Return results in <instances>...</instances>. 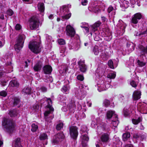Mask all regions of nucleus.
<instances>
[{
    "instance_id": "nucleus-1",
    "label": "nucleus",
    "mask_w": 147,
    "mask_h": 147,
    "mask_svg": "<svg viewBox=\"0 0 147 147\" xmlns=\"http://www.w3.org/2000/svg\"><path fill=\"white\" fill-rule=\"evenodd\" d=\"M3 125L9 133H11L15 129L16 124L12 120L5 118L3 122Z\"/></svg>"
},
{
    "instance_id": "nucleus-2",
    "label": "nucleus",
    "mask_w": 147,
    "mask_h": 147,
    "mask_svg": "<svg viewBox=\"0 0 147 147\" xmlns=\"http://www.w3.org/2000/svg\"><path fill=\"white\" fill-rule=\"evenodd\" d=\"M47 102L48 104L47 107L49 109L50 111H45L44 113V115L46 121L48 122H51V120L53 118L54 116L50 115V112L53 111L54 109L51 106L52 103L51 99L50 98L48 99Z\"/></svg>"
},
{
    "instance_id": "nucleus-3",
    "label": "nucleus",
    "mask_w": 147,
    "mask_h": 147,
    "mask_svg": "<svg viewBox=\"0 0 147 147\" xmlns=\"http://www.w3.org/2000/svg\"><path fill=\"white\" fill-rule=\"evenodd\" d=\"M38 14L32 16L30 20L29 26L31 30H35L38 28L39 21Z\"/></svg>"
},
{
    "instance_id": "nucleus-4",
    "label": "nucleus",
    "mask_w": 147,
    "mask_h": 147,
    "mask_svg": "<svg viewBox=\"0 0 147 147\" xmlns=\"http://www.w3.org/2000/svg\"><path fill=\"white\" fill-rule=\"evenodd\" d=\"M40 43L36 41L31 42L29 45V48L35 53H39L40 51Z\"/></svg>"
},
{
    "instance_id": "nucleus-5",
    "label": "nucleus",
    "mask_w": 147,
    "mask_h": 147,
    "mask_svg": "<svg viewBox=\"0 0 147 147\" xmlns=\"http://www.w3.org/2000/svg\"><path fill=\"white\" fill-rule=\"evenodd\" d=\"M25 36L23 34L20 35L18 36L15 45V49L20 50L23 47Z\"/></svg>"
},
{
    "instance_id": "nucleus-6",
    "label": "nucleus",
    "mask_w": 147,
    "mask_h": 147,
    "mask_svg": "<svg viewBox=\"0 0 147 147\" xmlns=\"http://www.w3.org/2000/svg\"><path fill=\"white\" fill-rule=\"evenodd\" d=\"M73 92L75 96L78 98H84L85 95L84 86L80 85L79 88H75L73 90Z\"/></svg>"
},
{
    "instance_id": "nucleus-7",
    "label": "nucleus",
    "mask_w": 147,
    "mask_h": 147,
    "mask_svg": "<svg viewBox=\"0 0 147 147\" xmlns=\"http://www.w3.org/2000/svg\"><path fill=\"white\" fill-rule=\"evenodd\" d=\"M67 7L65 5L63 6L60 9V12L61 14H65L63 16L61 17V20L63 21H64L65 20L69 19L71 16V13H69L67 14Z\"/></svg>"
},
{
    "instance_id": "nucleus-8",
    "label": "nucleus",
    "mask_w": 147,
    "mask_h": 147,
    "mask_svg": "<svg viewBox=\"0 0 147 147\" xmlns=\"http://www.w3.org/2000/svg\"><path fill=\"white\" fill-rule=\"evenodd\" d=\"M104 81L102 80L101 81V82L98 84V90L100 92L102 91L106 90L108 88L110 87V85L106 82L104 83Z\"/></svg>"
},
{
    "instance_id": "nucleus-9",
    "label": "nucleus",
    "mask_w": 147,
    "mask_h": 147,
    "mask_svg": "<svg viewBox=\"0 0 147 147\" xmlns=\"http://www.w3.org/2000/svg\"><path fill=\"white\" fill-rule=\"evenodd\" d=\"M66 34L67 35L71 37H73L76 34L74 28L70 25H68L66 27Z\"/></svg>"
},
{
    "instance_id": "nucleus-10",
    "label": "nucleus",
    "mask_w": 147,
    "mask_h": 147,
    "mask_svg": "<svg viewBox=\"0 0 147 147\" xmlns=\"http://www.w3.org/2000/svg\"><path fill=\"white\" fill-rule=\"evenodd\" d=\"M69 133L71 137L73 139H76L78 135V128L76 126H72L70 127Z\"/></svg>"
},
{
    "instance_id": "nucleus-11",
    "label": "nucleus",
    "mask_w": 147,
    "mask_h": 147,
    "mask_svg": "<svg viewBox=\"0 0 147 147\" xmlns=\"http://www.w3.org/2000/svg\"><path fill=\"white\" fill-rule=\"evenodd\" d=\"M64 137L65 136L63 132L59 133L54 136L53 142L54 143H57L63 139Z\"/></svg>"
},
{
    "instance_id": "nucleus-12",
    "label": "nucleus",
    "mask_w": 147,
    "mask_h": 147,
    "mask_svg": "<svg viewBox=\"0 0 147 147\" xmlns=\"http://www.w3.org/2000/svg\"><path fill=\"white\" fill-rule=\"evenodd\" d=\"M142 16L140 13H137L134 14L132 17L131 22L134 24L138 23V21L142 18Z\"/></svg>"
},
{
    "instance_id": "nucleus-13",
    "label": "nucleus",
    "mask_w": 147,
    "mask_h": 147,
    "mask_svg": "<svg viewBox=\"0 0 147 147\" xmlns=\"http://www.w3.org/2000/svg\"><path fill=\"white\" fill-rule=\"evenodd\" d=\"M87 133L86 131V134H83L81 137V144L83 147H86L87 143L89 140V138L87 135Z\"/></svg>"
},
{
    "instance_id": "nucleus-14",
    "label": "nucleus",
    "mask_w": 147,
    "mask_h": 147,
    "mask_svg": "<svg viewBox=\"0 0 147 147\" xmlns=\"http://www.w3.org/2000/svg\"><path fill=\"white\" fill-rule=\"evenodd\" d=\"M43 61V59H41L35 64L33 67L35 71H38L40 70L42 66V62Z\"/></svg>"
},
{
    "instance_id": "nucleus-15",
    "label": "nucleus",
    "mask_w": 147,
    "mask_h": 147,
    "mask_svg": "<svg viewBox=\"0 0 147 147\" xmlns=\"http://www.w3.org/2000/svg\"><path fill=\"white\" fill-rule=\"evenodd\" d=\"M115 111H109L106 113V118L108 119H111V120L117 117V115L115 113Z\"/></svg>"
},
{
    "instance_id": "nucleus-16",
    "label": "nucleus",
    "mask_w": 147,
    "mask_h": 147,
    "mask_svg": "<svg viewBox=\"0 0 147 147\" xmlns=\"http://www.w3.org/2000/svg\"><path fill=\"white\" fill-rule=\"evenodd\" d=\"M79 67L80 71L82 72H85L87 69V67L85 64L84 60H80L78 62Z\"/></svg>"
},
{
    "instance_id": "nucleus-17",
    "label": "nucleus",
    "mask_w": 147,
    "mask_h": 147,
    "mask_svg": "<svg viewBox=\"0 0 147 147\" xmlns=\"http://www.w3.org/2000/svg\"><path fill=\"white\" fill-rule=\"evenodd\" d=\"M69 47L70 49L77 50L80 47V43L77 42H71L69 44Z\"/></svg>"
},
{
    "instance_id": "nucleus-18",
    "label": "nucleus",
    "mask_w": 147,
    "mask_h": 147,
    "mask_svg": "<svg viewBox=\"0 0 147 147\" xmlns=\"http://www.w3.org/2000/svg\"><path fill=\"white\" fill-rule=\"evenodd\" d=\"M137 107L141 112L144 113H147V104L144 103H140L137 105Z\"/></svg>"
},
{
    "instance_id": "nucleus-19",
    "label": "nucleus",
    "mask_w": 147,
    "mask_h": 147,
    "mask_svg": "<svg viewBox=\"0 0 147 147\" xmlns=\"http://www.w3.org/2000/svg\"><path fill=\"white\" fill-rule=\"evenodd\" d=\"M109 135L107 134H104L102 135L100 137V140L101 141H100L97 144H99L100 141L101 143V142L103 143H106L108 142L109 141Z\"/></svg>"
},
{
    "instance_id": "nucleus-20",
    "label": "nucleus",
    "mask_w": 147,
    "mask_h": 147,
    "mask_svg": "<svg viewBox=\"0 0 147 147\" xmlns=\"http://www.w3.org/2000/svg\"><path fill=\"white\" fill-rule=\"evenodd\" d=\"M43 70L45 74H49L51 73L52 69L50 66L46 65L43 67Z\"/></svg>"
},
{
    "instance_id": "nucleus-21",
    "label": "nucleus",
    "mask_w": 147,
    "mask_h": 147,
    "mask_svg": "<svg viewBox=\"0 0 147 147\" xmlns=\"http://www.w3.org/2000/svg\"><path fill=\"white\" fill-rule=\"evenodd\" d=\"M141 93L140 91L136 90L133 93L132 97L134 100H137L140 98Z\"/></svg>"
},
{
    "instance_id": "nucleus-22",
    "label": "nucleus",
    "mask_w": 147,
    "mask_h": 147,
    "mask_svg": "<svg viewBox=\"0 0 147 147\" xmlns=\"http://www.w3.org/2000/svg\"><path fill=\"white\" fill-rule=\"evenodd\" d=\"M59 73L62 75H64L67 69V67L66 65H62L59 67Z\"/></svg>"
},
{
    "instance_id": "nucleus-23",
    "label": "nucleus",
    "mask_w": 147,
    "mask_h": 147,
    "mask_svg": "<svg viewBox=\"0 0 147 147\" xmlns=\"http://www.w3.org/2000/svg\"><path fill=\"white\" fill-rule=\"evenodd\" d=\"M38 8L39 11L42 13L41 14L42 16L44 15L43 12L45 10V7L44 4L43 3H38Z\"/></svg>"
},
{
    "instance_id": "nucleus-24",
    "label": "nucleus",
    "mask_w": 147,
    "mask_h": 147,
    "mask_svg": "<svg viewBox=\"0 0 147 147\" xmlns=\"http://www.w3.org/2000/svg\"><path fill=\"white\" fill-rule=\"evenodd\" d=\"M31 88L30 87H25L22 90V92L24 94H29L31 93Z\"/></svg>"
},
{
    "instance_id": "nucleus-25",
    "label": "nucleus",
    "mask_w": 147,
    "mask_h": 147,
    "mask_svg": "<svg viewBox=\"0 0 147 147\" xmlns=\"http://www.w3.org/2000/svg\"><path fill=\"white\" fill-rule=\"evenodd\" d=\"M117 26L123 31H124L126 25L121 20H119V23L117 25Z\"/></svg>"
},
{
    "instance_id": "nucleus-26",
    "label": "nucleus",
    "mask_w": 147,
    "mask_h": 147,
    "mask_svg": "<svg viewBox=\"0 0 147 147\" xmlns=\"http://www.w3.org/2000/svg\"><path fill=\"white\" fill-rule=\"evenodd\" d=\"M9 85L11 86L18 88L19 86V83L16 80H13L9 83Z\"/></svg>"
},
{
    "instance_id": "nucleus-27",
    "label": "nucleus",
    "mask_w": 147,
    "mask_h": 147,
    "mask_svg": "<svg viewBox=\"0 0 147 147\" xmlns=\"http://www.w3.org/2000/svg\"><path fill=\"white\" fill-rule=\"evenodd\" d=\"M130 136V134L129 133H126L124 134L123 135V140L124 142L129 140Z\"/></svg>"
},
{
    "instance_id": "nucleus-28",
    "label": "nucleus",
    "mask_w": 147,
    "mask_h": 147,
    "mask_svg": "<svg viewBox=\"0 0 147 147\" xmlns=\"http://www.w3.org/2000/svg\"><path fill=\"white\" fill-rule=\"evenodd\" d=\"M100 22H98L95 23L91 26V29L92 31L95 32L97 30V27H98L100 25Z\"/></svg>"
},
{
    "instance_id": "nucleus-29",
    "label": "nucleus",
    "mask_w": 147,
    "mask_h": 147,
    "mask_svg": "<svg viewBox=\"0 0 147 147\" xmlns=\"http://www.w3.org/2000/svg\"><path fill=\"white\" fill-rule=\"evenodd\" d=\"M138 48L144 54H147V46L144 47L142 45H139L138 46Z\"/></svg>"
},
{
    "instance_id": "nucleus-30",
    "label": "nucleus",
    "mask_w": 147,
    "mask_h": 147,
    "mask_svg": "<svg viewBox=\"0 0 147 147\" xmlns=\"http://www.w3.org/2000/svg\"><path fill=\"white\" fill-rule=\"evenodd\" d=\"M15 147H22L20 141V139L18 138L15 140Z\"/></svg>"
},
{
    "instance_id": "nucleus-31",
    "label": "nucleus",
    "mask_w": 147,
    "mask_h": 147,
    "mask_svg": "<svg viewBox=\"0 0 147 147\" xmlns=\"http://www.w3.org/2000/svg\"><path fill=\"white\" fill-rule=\"evenodd\" d=\"M111 121H112L111 123L113 125L114 127H116L119 123V121L118 120L117 117L112 119Z\"/></svg>"
},
{
    "instance_id": "nucleus-32",
    "label": "nucleus",
    "mask_w": 147,
    "mask_h": 147,
    "mask_svg": "<svg viewBox=\"0 0 147 147\" xmlns=\"http://www.w3.org/2000/svg\"><path fill=\"white\" fill-rule=\"evenodd\" d=\"M69 87L68 85L64 86L61 89V91L64 93L67 94L68 93Z\"/></svg>"
},
{
    "instance_id": "nucleus-33",
    "label": "nucleus",
    "mask_w": 147,
    "mask_h": 147,
    "mask_svg": "<svg viewBox=\"0 0 147 147\" xmlns=\"http://www.w3.org/2000/svg\"><path fill=\"white\" fill-rule=\"evenodd\" d=\"M20 100L17 97H15L13 99V105L14 106L18 105V107L20 106Z\"/></svg>"
},
{
    "instance_id": "nucleus-34",
    "label": "nucleus",
    "mask_w": 147,
    "mask_h": 147,
    "mask_svg": "<svg viewBox=\"0 0 147 147\" xmlns=\"http://www.w3.org/2000/svg\"><path fill=\"white\" fill-rule=\"evenodd\" d=\"M142 120V118L141 117H139L138 119H132V123L135 125L138 124Z\"/></svg>"
},
{
    "instance_id": "nucleus-35",
    "label": "nucleus",
    "mask_w": 147,
    "mask_h": 147,
    "mask_svg": "<svg viewBox=\"0 0 147 147\" xmlns=\"http://www.w3.org/2000/svg\"><path fill=\"white\" fill-rule=\"evenodd\" d=\"M9 114L11 117H15L17 115V112L16 110H12L9 111Z\"/></svg>"
},
{
    "instance_id": "nucleus-36",
    "label": "nucleus",
    "mask_w": 147,
    "mask_h": 147,
    "mask_svg": "<svg viewBox=\"0 0 147 147\" xmlns=\"http://www.w3.org/2000/svg\"><path fill=\"white\" fill-rule=\"evenodd\" d=\"M100 51L98 46H96L94 47L93 49V52L95 55H98L100 53Z\"/></svg>"
},
{
    "instance_id": "nucleus-37",
    "label": "nucleus",
    "mask_w": 147,
    "mask_h": 147,
    "mask_svg": "<svg viewBox=\"0 0 147 147\" xmlns=\"http://www.w3.org/2000/svg\"><path fill=\"white\" fill-rule=\"evenodd\" d=\"M47 137V135L45 133H43L41 134L39 136L40 139V140H41L46 139Z\"/></svg>"
},
{
    "instance_id": "nucleus-38",
    "label": "nucleus",
    "mask_w": 147,
    "mask_h": 147,
    "mask_svg": "<svg viewBox=\"0 0 147 147\" xmlns=\"http://www.w3.org/2000/svg\"><path fill=\"white\" fill-rule=\"evenodd\" d=\"M32 129L31 130L33 132H34L36 131L38 129V126L37 125L34 123L32 124L31 125Z\"/></svg>"
},
{
    "instance_id": "nucleus-39",
    "label": "nucleus",
    "mask_w": 147,
    "mask_h": 147,
    "mask_svg": "<svg viewBox=\"0 0 147 147\" xmlns=\"http://www.w3.org/2000/svg\"><path fill=\"white\" fill-rule=\"evenodd\" d=\"M116 76V74L114 73H110L107 76V77L110 79L114 78Z\"/></svg>"
},
{
    "instance_id": "nucleus-40",
    "label": "nucleus",
    "mask_w": 147,
    "mask_h": 147,
    "mask_svg": "<svg viewBox=\"0 0 147 147\" xmlns=\"http://www.w3.org/2000/svg\"><path fill=\"white\" fill-rule=\"evenodd\" d=\"M113 62L112 60L110 59L108 62V64L109 66L111 69H114V67L113 64Z\"/></svg>"
},
{
    "instance_id": "nucleus-41",
    "label": "nucleus",
    "mask_w": 147,
    "mask_h": 147,
    "mask_svg": "<svg viewBox=\"0 0 147 147\" xmlns=\"http://www.w3.org/2000/svg\"><path fill=\"white\" fill-rule=\"evenodd\" d=\"M129 47L128 46L127 50L129 52H131L134 49V47L133 45H129ZM128 46V45H127Z\"/></svg>"
},
{
    "instance_id": "nucleus-42",
    "label": "nucleus",
    "mask_w": 147,
    "mask_h": 147,
    "mask_svg": "<svg viewBox=\"0 0 147 147\" xmlns=\"http://www.w3.org/2000/svg\"><path fill=\"white\" fill-rule=\"evenodd\" d=\"M63 123H60L58 124L56 126V128L58 130H60L63 128Z\"/></svg>"
},
{
    "instance_id": "nucleus-43",
    "label": "nucleus",
    "mask_w": 147,
    "mask_h": 147,
    "mask_svg": "<svg viewBox=\"0 0 147 147\" xmlns=\"http://www.w3.org/2000/svg\"><path fill=\"white\" fill-rule=\"evenodd\" d=\"M103 104L106 107H107L110 105V102L109 100L106 99L104 101Z\"/></svg>"
},
{
    "instance_id": "nucleus-44",
    "label": "nucleus",
    "mask_w": 147,
    "mask_h": 147,
    "mask_svg": "<svg viewBox=\"0 0 147 147\" xmlns=\"http://www.w3.org/2000/svg\"><path fill=\"white\" fill-rule=\"evenodd\" d=\"M137 63H138V65L140 67L144 66L146 64L145 62H143L142 61H141L139 60H137Z\"/></svg>"
},
{
    "instance_id": "nucleus-45",
    "label": "nucleus",
    "mask_w": 147,
    "mask_h": 147,
    "mask_svg": "<svg viewBox=\"0 0 147 147\" xmlns=\"http://www.w3.org/2000/svg\"><path fill=\"white\" fill-rule=\"evenodd\" d=\"M147 34V29L146 30L141 32L139 33L138 35L139 36H141V37H143L144 36H146V35Z\"/></svg>"
},
{
    "instance_id": "nucleus-46",
    "label": "nucleus",
    "mask_w": 147,
    "mask_h": 147,
    "mask_svg": "<svg viewBox=\"0 0 147 147\" xmlns=\"http://www.w3.org/2000/svg\"><path fill=\"white\" fill-rule=\"evenodd\" d=\"M39 109V106L37 104L34 105L32 108V109L35 111H37Z\"/></svg>"
},
{
    "instance_id": "nucleus-47",
    "label": "nucleus",
    "mask_w": 147,
    "mask_h": 147,
    "mask_svg": "<svg viewBox=\"0 0 147 147\" xmlns=\"http://www.w3.org/2000/svg\"><path fill=\"white\" fill-rule=\"evenodd\" d=\"M123 4L124 7L125 8H127L129 6V2L126 1H123Z\"/></svg>"
},
{
    "instance_id": "nucleus-48",
    "label": "nucleus",
    "mask_w": 147,
    "mask_h": 147,
    "mask_svg": "<svg viewBox=\"0 0 147 147\" xmlns=\"http://www.w3.org/2000/svg\"><path fill=\"white\" fill-rule=\"evenodd\" d=\"M7 95L6 92L4 90H3L0 92V96L5 97Z\"/></svg>"
},
{
    "instance_id": "nucleus-49",
    "label": "nucleus",
    "mask_w": 147,
    "mask_h": 147,
    "mask_svg": "<svg viewBox=\"0 0 147 147\" xmlns=\"http://www.w3.org/2000/svg\"><path fill=\"white\" fill-rule=\"evenodd\" d=\"M92 11L95 13L98 10V8L97 6H93L92 7Z\"/></svg>"
},
{
    "instance_id": "nucleus-50",
    "label": "nucleus",
    "mask_w": 147,
    "mask_h": 147,
    "mask_svg": "<svg viewBox=\"0 0 147 147\" xmlns=\"http://www.w3.org/2000/svg\"><path fill=\"white\" fill-rule=\"evenodd\" d=\"M58 42L59 44L61 45H64L65 43V40L63 39H60L58 40Z\"/></svg>"
},
{
    "instance_id": "nucleus-51",
    "label": "nucleus",
    "mask_w": 147,
    "mask_h": 147,
    "mask_svg": "<svg viewBox=\"0 0 147 147\" xmlns=\"http://www.w3.org/2000/svg\"><path fill=\"white\" fill-rule=\"evenodd\" d=\"M129 114L128 111L126 109H123V114L125 116H127Z\"/></svg>"
},
{
    "instance_id": "nucleus-52",
    "label": "nucleus",
    "mask_w": 147,
    "mask_h": 147,
    "mask_svg": "<svg viewBox=\"0 0 147 147\" xmlns=\"http://www.w3.org/2000/svg\"><path fill=\"white\" fill-rule=\"evenodd\" d=\"M78 80L81 81H82L84 79V77L82 75H78L77 77Z\"/></svg>"
},
{
    "instance_id": "nucleus-53",
    "label": "nucleus",
    "mask_w": 147,
    "mask_h": 147,
    "mask_svg": "<svg viewBox=\"0 0 147 147\" xmlns=\"http://www.w3.org/2000/svg\"><path fill=\"white\" fill-rule=\"evenodd\" d=\"M128 142L130 143L126 144L125 145V147H134L133 145L132 144H130V143H131V141L128 140Z\"/></svg>"
},
{
    "instance_id": "nucleus-54",
    "label": "nucleus",
    "mask_w": 147,
    "mask_h": 147,
    "mask_svg": "<svg viewBox=\"0 0 147 147\" xmlns=\"http://www.w3.org/2000/svg\"><path fill=\"white\" fill-rule=\"evenodd\" d=\"M7 13L8 15L11 16L13 15V12L11 9H9L7 11Z\"/></svg>"
},
{
    "instance_id": "nucleus-55",
    "label": "nucleus",
    "mask_w": 147,
    "mask_h": 147,
    "mask_svg": "<svg viewBox=\"0 0 147 147\" xmlns=\"http://www.w3.org/2000/svg\"><path fill=\"white\" fill-rule=\"evenodd\" d=\"M130 84L133 87H136L137 86V84L136 82L133 80L130 82Z\"/></svg>"
},
{
    "instance_id": "nucleus-56",
    "label": "nucleus",
    "mask_w": 147,
    "mask_h": 147,
    "mask_svg": "<svg viewBox=\"0 0 147 147\" xmlns=\"http://www.w3.org/2000/svg\"><path fill=\"white\" fill-rule=\"evenodd\" d=\"M40 90L42 92H45L47 91V88L43 86H42L40 87Z\"/></svg>"
},
{
    "instance_id": "nucleus-57",
    "label": "nucleus",
    "mask_w": 147,
    "mask_h": 147,
    "mask_svg": "<svg viewBox=\"0 0 147 147\" xmlns=\"http://www.w3.org/2000/svg\"><path fill=\"white\" fill-rule=\"evenodd\" d=\"M15 28L16 30H19L21 28V26L19 24H17L16 25Z\"/></svg>"
},
{
    "instance_id": "nucleus-58",
    "label": "nucleus",
    "mask_w": 147,
    "mask_h": 147,
    "mask_svg": "<svg viewBox=\"0 0 147 147\" xmlns=\"http://www.w3.org/2000/svg\"><path fill=\"white\" fill-rule=\"evenodd\" d=\"M113 9V8L111 6H110L108 9V12L110 13Z\"/></svg>"
},
{
    "instance_id": "nucleus-59",
    "label": "nucleus",
    "mask_w": 147,
    "mask_h": 147,
    "mask_svg": "<svg viewBox=\"0 0 147 147\" xmlns=\"http://www.w3.org/2000/svg\"><path fill=\"white\" fill-rule=\"evenodd\" d=\"M69 107H70V109H71V108L74 109L75 107V105L74 102H73L71 105L70 104H69Z\"/></svg>"
},
{
    "instance_id": "nucleus-60",
    "label": "nucleus",
    "mask_w": 147,
    "mask_h": 147,
    "mask_svg": "<svg viewBox=\"0 0 147 147\" xmlns=\"http://www.w3.org/2000/svg\"><path fill=\"white\" fill-rule=\"evenodd\" d=\"M100 55L101 57L104 56L105 55V52L103 51H101V50H100Z\"/></svg>"
},
{
    "instance_id": "nucleus-61",
    "label": "nucleus",
    "mask_w": 147,
    "mask_h": 147,
    "mask_svg": "<svg viewBox=\"0 0 147 147\" xmlns=\"http://www.w3.org/2000/svg\"><path fill=\"white\" fill-rule=\"evenodd\" d=\"M1 84L3 86H4L6 85V82L5 80H1Z\"/></svg>"
},
{
    "instance_id": "nucleus-62",
    "label": "nucleus",
    "mask_w": 147,
    "mask_h": 147,
    "mask_svg": "<svg viewBox=\"0 0 147 147\" xmlns=\"http://www.w3.org/2000/svg\"><path fill=\"white\" fill-rule=\"evenodd\" d=\"M81 27L82 28H84L85 29V31L87 33L89 32V28L88 27L82 26H81Z\"/></svg>"
},
{
    "instance_id": "nucleus-63",
    "label": "nucleus",
    "mask_w": 147,
    "mask_h": 147,
    "mask_svg": "<svg viewBox=\"0 0 147 147\" xmlns=\"http://www.w3.org/2000/svg\"><path fill=\"white\" fill-rule=\"evenodd\" d=\"M101 127H102L104 129H105L106 127V124L105 123H102L101 124Z\"/></svg>"
},
{
    "instance_id": "nucleus-64",
    "label": "nucleus",
    "mask_w": 147,
    "mask_h": 147,
    "mask_svg": "<svg viewBox=\"0 0 147 147\" xmlns=\"http://www.w3.org/2000/svg\"><path fill=\"white\" fill-rule=\"evenodd\" d=\"M96 124V123L94 121H92V122L91 123V125L92 127H95V125Z\"/></svg>"
}]
</instances>
